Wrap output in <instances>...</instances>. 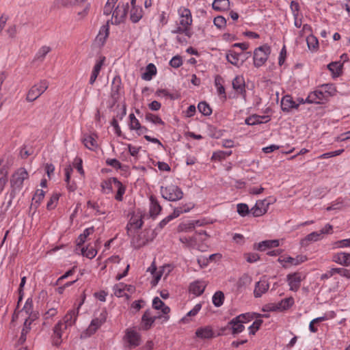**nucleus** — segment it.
<instances>
[{
	"mask_svg": "<svg viewBox=\"0 0 350 350\" xmlns=\"http://www.w3.org/2000/svg\"><path fill=\"white\" fill-rule=\"evenodd\" d=\"M281 107L284 111L288 112L293 109H297L299 104L293 100L291 96L286 95L282 98Z\"/></svg>",
	"mask_w": 350,
	"mask_h": 350,
	"instance_id": "nucleus-30",
	"label": "nucleus"
},
{
	"mask_svg": "<svg viewBox=\"0 0 350 350\" xmlns=\"http://www.w3.org/2000/svg\"><path fill=\"white\" fill-rule=\"evenodd\" d=\"M271 47L268 44H264L256 48L254 51V66L256 68H260L265 65L271 54Z\"/></svg>",
	"mask_w": 350,
	"mask_h": 350,
	"instance_id": "nucleus-6",
	"label": "nucleus"
},
{
	"mask_svg": "<svg viewBox=\"0 0 350 350\" xmlns=\"http://www.w3.org/2000/svg\"><path fill=\"white\" fill-rule=\"evenodd\" d=\"M229 0H215L213 3V8L217 11H223L228 8Z\"/></svg>",
	"mask_w": 350,
	"mask_h": 350,
	"instance_id": "nucleus-42",
	"label": "nucleus"
},
{
	"mask_svg": "<svg viewBox=\"0 0 350 350\" xmlns=\"http://www.w3.org/2000/svg\"><path fill=\"white\" fill-rule=\"evenodd\" d=\"M129 129L132 131H135L136 133L140 135L148 131V129L142 126L139 121L137 119L133 113L129 114Z\"/></svg>",
	"mask_w": 350,
	"mask_h": 350,
	"instance_id": "nucleus-21",
	"label": "nucleus"
},
{
	"mask_svg": "<svg viewBox=\"0 0 350 350\" xmlns=\"http://www.w3.org/2000/svg\"><path fill=\"white\" fill-rule=\"evenodd\" d=\"M178 14L179 16L178 26L172 32L173 33H184L185 36L190 37V30L193 23L191 11L185 7H180L178 10Z\"/></svg>",
	"mask_w": 350,
	"mask_h": 350,
	"instance_id": "nucleus-1",
	"label": "nucleus"
},
{
	"mask_svg": "<svg viewBox=\"0 0 350 350\" xmlns=\"http://www.w3.org/2000/svg\"><path fill=\"white\" fill-rule=\"evenodd\" d=\"M68 327L65 323L59 321L54 327L53 332H54V339L53 343L55 345H59L62 342V337L65 330H66Z\"/></svg>",
	"mask_w": 350,
	"mask_h": 350,
	"instance_id": "nucleus-20",
	"label": "nucleus"
},
{
	"mask_svg": "<svg viewBox=\"0 0 350 350\" xmlns=\"http://www.w3.org/2000/svg\"><path fill=\"white\" fill-rule=\"evenodd\" d=\"M126 284L120 282L113 286V293L118 297H126L129 295L126 293Z\"/></svg>",
	"mask_w": 350,
	"mask_h": 350,
	"instance_id": "nucleus-40",
	"label": "nucleus"
},
{
	"mask_svg": "<svg viewBox=\"0 0 350 350\" xmlns=\"http://www.w3.org/2000/svg\"><path fill=\"white\" fill-rule=\"evenodd\" d=\"M33 321H34L30 320L29 318H26L25 319V323H24V325H23V327L22 329V331H21V338H20L21 340L25 341L26 340V335L30 331V329H31V325L32 322H33Z\"/></svg>",
	"mask_w": 350,
	"mask_h": 350,
	"instance_id": "nucleus-47",
	"label": "nucleus"
},
{
	"mask_svg": "<svg viewBox=\"0 0 350 350\" xmlns=\"http://www.w3.org/2000/svg\"><path fill=\"white\" fill-rule=\"evenodd\" d=\"M75 272V267H72V269H70V270L67 271L64 275H62L61 277H59L57 282H56V284L57 285H60L62 282L66 279V278H68V277L72 275Z\"/></svg>",
	"mask_w": 350,
	"mask_h": 350,
	"instance_id": "nucleus-63",
	"label": "nucleus"
},
{
	"mask_svg": "<svg viewBox=\"0 0 350 350\" xmlns=\"http://www.w3.org/2000/svg\"><path fill=\"white\" fill-rule=\"evenodd\" d=\"M269 202L267 200H258L254 207L250 210L252 215L254 217H260L263 215L267 212Z\"/></svg>",
	"mask_w": 350,
	"mask_h": 350,
	"instance_id": "nucleus-18",
	"label": "nucleus"
},
{
	"mask_svg": "<svg viewBox=\"0 0 350 350\" xmlns=\"http://www.w3.org/2000/svg\"><path fill=\"white\" fill-rule=\"evenodd\" d=\"M240 53H238L233 50H230L226 53V59L228 62L237 67H239L243 62V60L240 59Z\"/></svg>",
	"mask_w": 350,
	"mask_h": 350,
	"instance_id": "nucleus-32",
	"label": "nucleus"
},
{
	"mask_svg": "<svg viewBox=\"0 0 350 350\" xmlns=\"http://www.w3.org/2000/svg\"><path fill=\"white\" fill-rule=\"evenodd\" d=\"M152 308L157 310H161L162 319L163 321H167L170 319L168 314L170 312V308L166 306L163 301L159 297H154L152 300Z\"/></svg>",
	"mask_w": 350,
	"mask_h": 350,
	"instance_id": "nucleus-17",
	"label": "nucleus"
},
{
	"mask_svg": "<svg viewBox=\"0 0 350 350\" xmlns=\"http://www.w3.org/2000/svg\"><path fill=\"white\" fill-rule=\"evenodd\" d=\"M262 117L256 115L250 116L245 119V123L248 125H255L262 122Z\"/></svg>",
	"mask_w": 350,
	"mask_h": 350,
	"instance_id": "nucleus-59",
	"label": "nucleus"
},
{
	"mask_svg": "<svg viewBox=\"0 0 350 350\" xmlns=\"http://www.w3.org/2000/svg\"><path fill=\"white\" fill-rule=\"evenodd\" d=\"M269 288L268 281L263 278L256 283L254 291V295L255 297H260L262 294L265 293Z\"/></svg>",
	"mask_w": 350,
	"mask_h": 350,
	"instance_id": "nucleus-28",
	"label": "nucleus"
},
{
	"mask_svg": "<svg viewBox=\"0 0 350 350\" xmlns=\"http://www.w3.org/2000/svg\"><path fill=\"white\" fill-rule=\"evenodd\" d=\"M44 191L42 189H37L33 195L32 200L39 204L44 197Z\"/></svg>",
	"mask_w": 350,
	"mask_h": 350,
	"instance_id": "nucleus-60",
	"label": "nucleus"
},
{
	"mask_svg": "<svg viewBox=\"0 0 350 350\" xmlns=\"http://www.w3.org/2000/svg\"><path fill=\"white\" fill-rule=\"evenodd\" d=\"M29 178V174L25 168L17 169L10 178V197L14 198L17 193H19L23 187L24 182Z\"/></svg>",
	"mask_w": 350,
	"mask_h": 350,
	"instance_id": "nucleus-2",
	"label": "nucleus"
},
{
	"mask_svg": "<svg viewBox=\"0 0 350 350\" xmlns=\"http://www.w3.org/2000/svg\"><path fill=\"white\" fill-rule=\"evenodd\" d=\"M105 60V57H100L99 59L96 60L94 66L92 68V70L91 72V75H90V80H89V83L90 85H93L95 83L98 76L99 75V74L100 72L101 68L104 65Z\"/></svg>",
	"mask_w": 350,
	"mask_h": 350,
	"instance_id": "nucleus-23",
	"label": "nucleus"
},
{
	"mask_svg": "<svg viewBox=\"0 0 350 350\" xmlns=\"http://www.w3.org/2000/svg\"><path fill=\"white\" fill-rule=\"evenodd\" d=\"M145 119L146 121L152 122L157 125H165V122L159 116L151 113H146L145 115Z\"/></svg>",
	"mask_w": 350,
	"mask_h": 350,
	"instance_id": "nucleus-44",
	"label": "nucleus"
},
{
	"mask_svg": "<svg viewBox=\"0 0 350 350\" xmlns=\"http://www.w3.org/2000/svg\"><path fill=\"white\" fill-rule=\"evenodd\" d=\"M322 239V233H320L319 231H315L308 234L304 238L301 239L300 244L302 247H307L311 243L317 242Z\"/></svg>",
	"mask_w": 350,
	"mask_h": 350,
	"instance_id": "nucleus-26",
	"label": "nucleus"
},
{
	"mask_svg": "<svg viewBox=\"0 0 350 350\" xmlns=\"http://www.w3.org/2000/svg\"><path fill=\"white\" fill-rule=\"evenodd\" d=\"M308 47L311 51H316L319 48V41L317 37L310 34L306 38Z\"/></svg>",
	"mask_w": 350,
	"mask_h": 350,
	"instance_id": "nucleus-46",
	"label": "nucleus"
},
{
	"mask_svg": "<svg viewBox=\"0 0 350 350\" xmlns=\"http://www.w3.org/2000/svg\"><path fill=\"white\" fill-rule=\"evenodd\" d=\"M20 312L21 314H25L27 316V318H29L31 321H35L38 319V314L33 310V301L30 298H28L26 300L25 305Z\"/></svg>",
	"mask_w": 350,
	"mask_h": 350,
	"instance_id": "nucleus-24",
	"label": "nucleus"
},
{
	"mask_svg": "<svg viewBox=\"0 0 350 350\" xmlns=\"http://www.w3.org/2000/svg\"><path fill=\"white\" fill-rule=\"evenodd\" d=\"M303 278L301 273L295 272L287 275V282L290 286V290L297 291L301 286V282Z\"/></svg>",
	"mask_w": 350,
	"mask_h": 350,
	"instance_id": "nucleus-19",
	"label": "nucleus"
},
{
	"mask_svg": "<svg viewBox=\"0 0 350 350\" xmlns=\"http://www.w3.org/2000/svg\"><path fill=\"white\" fill-rule=\"evenodd\" d=\"M160 193L161 196L168 201H178L183 197V191L175 185L161 187Z\"/></svg>",
	"mask_w": 350,
	"mask_h": 350,
	"instance_id": "nucleus-7",
	"label": "nucleus"
},
{
	"mask_svg": "<svg viewBox=\"0 0 350 350\" xmlns=\"http://www.w3.org/2000/svg\"><path fill=\"white\" fill-rule=\"evenodd\" d=\"M59 200V196L58 194H54L53 195L49 201L47 202V204H46V208L49 209V210H51V209H53L57 203V201Z\"/></svg>",
	"mask_w": 350,
	"mask_h": 350,
	"instance_id": "nucleus-62",
	"label": "nucleus"
},
{
	"mask_svg": "<svg viewBox=\"0 0 350 350\" xmlns=\"http://www.w3.org/2000/svg\"><path fill=\"white\" fill-rule=\"evenodd\" d=\"M81 253L83 256L92 259L95 257L97 254V251L94 248V247L88 246L86 248L83 247L81 250Z\"/></svg>",
	"mask_w": 350,
	"mask_h": 350,
	"instance_id": "nucleus-52",
	"label": "nucleus"
},
{
	"mask_svg": "<svg viewBox=\"0 0 350 350\" xmlns=\"http://www.w3.org/2000/svg\"><path fill=\"white\" fill-rule=\"evenodd\" d=\"M129 9V3H118L112 13L113 23L119 24L126 18Z\"/></svg>",
	"mask_w": 350,
	"mask_h": 350,
	"instance_id": "nucleus-11",
	"label": "nucleus"
},
{
	"mask_svg": "<svg viewBox=\"0 0 350 350\" xmlns=\"http://www.w3.org/2000/svg\"><path fill=\"white\" fill-rule=\"evenodd\" d=\"M331 89L332 85L326 84L322 85L321 89L311 92L306 98L307 103H323L332 95Z\"/></svg>",
	"mask_w": 350,
	"mask_h": 350,
	"instance_id": "nucleus-3",
	"label": "nucleus"
},
{
	"mask_svg": "<svg viewBox=\"0 0 350 350\" xmlns=\"http://www.w3.org/2000/svg\"><path fill=\"white\" fill-rule=\"evenodd\" d=\"M124 340L131 347H135L140 343L139 334L133 329H127L124 336Z\"/></svg>",
	"mask_w": 350,
	"mask_h": 350,
	"instance_id": "nucleus-16",
	"label": "nucleus"
},
{
	"mask_svg": "<svg viewBox=\"0 0 350 350\" xmlns=\"http://www.w3.org/2000/svg\"><path fill=\"white\" fill-rule=\"evenodd\" d=\"M232 154V151H222L218 150L213 152L212 155L213 160L221 161Z\"/></svg>",
	"mask_w": 350,
	"mask_h": 350,
	"instance_id": "nucleus-49",
	"label": "nucleus"
},
{
	"mask_svg": "<svg viewBox=\"0 0 350 350\" xmlns=\"http://www.w3.org/2000/svg\"><path fill=\"white\" fill-rule=\"evenodd\" d=\"M88 208H91L95 211L96 215H103L105 211L101 209L100 204L98 202L89 200L87 202Z\"/></svg>",
	"mask_w": 350,
	"mask_h": 350,
	"instance_id": "nucleus-50",
	"label": "nucleus"
},
{
	"mask_svg": "<svg viewBox=\"0 0 350 350\" xmlns=\"http://www.w3.org/2000/svg\"><path fill=\"white\" fill-rule=\"evenodd\" d=\"M64 171L66 176L65 181L66 183L67 187L70 191H73L77 189V186L75 183L70 182V176L72 172V168L70 165H68L65 168Z\"/></svg>",
	"mask_w": 350,
	"mask_h": 350,
	"instance_id": "nucleus-37",
	"label": "nucleus"
},
{
	"mask_svg": "<svg viewBox=\"0 0 350 350\" xmlns=\"http://www.w3.org/2000/svg\"><path fill=\"white\" fill-rule=\"evenodd\" d=\"M308 260L306 255H297L296 257H291L288 256H280L278 261L282 265L284 268H288L290 266L299 265Z\"/></svg>",
	"mask_w": 350,
	"mask_h": 350,
	"instance_id": "nucleus-8",
	"label": "nucleus"
},
{
	"mask_svg": "<svg viewBox=\"0 0 350 350\" xmlns=\"http://www.w3.org/2000/svg\"><path fill=\"white\" fill-rule=\"evenodd\" d=\"M107 316V312L104 310H102L99 314L91 321L90 325L86 329V334L91 336L94 334L96 330L106 321Z\"/></svg>",
	"mask_w": 350,
	"mask_h": 350,
	"instance_id": "nucleus-10",
	"label": "nucleus"
},
{
	"mask_svg": "<svg viewBox=\"0 0 350 350\" xmlns=\"http://www.w3.org/2000/svg\"><path fill=\"white\" fill-rule=\"evenodd\" d=\"M206 288V284L204 281L197 280L192 282L189 286V291L192 294L199 296L202 295Z\"/></svg>",
	"mask_w": 350,
	"mask_h": 350,
	"instance_id": "nucleus-31",
	"label": "nucleus"
},
{
	"mask_svg": "<svg viewBox=\"0 0 350 350\" xmlns=\"http://www.w3.org/2000/svg\"><path fill=\"white\" fill-rule=\"evenodd\" d=\"M94 232V229L93 228H86L84 231H83V233L81 234L79 237V245L80 244H82L85 242V239L92 233H93Z\"/></svg>",
	"mask_w": 350,
	"mask_h": 350,
	"instance_id": "nucleus-64",
	"label": "nucleus"
},
{
	"mask_svg": "<svg viewBox=\"0 0 350 350\" xmlns=\"http://www.w3.org/2000/svg\"><path fill=\"white\" fill-rule=\"evenodd\" d=\"M194 208V204L192 202L186 203L179 206L174 209L175 216L177 217L184 213H188Z\"/></svg>",
	"mask_w": 350,
	"mask_h": 350,
	"instance_id": "nucleus-36",
	"label": "nucleus"
},
{
	"mask_svg": "<svg viewBox=\"0 0 350 350\" xmlns=\"http://www.w3.org/2000/svg\"><path fill=\"white\" fill-rule=\"evenodd\" d=\"M136 0H131V3L132 5L130 11V20L133 23H137L143 16V10L142 7L135 5Z\"/></svg>",
	"mask_w": 350,
	"mask_h": 350,
	"instance_id": "nucleus-27",
	"label": "nucleus"
},
{
	"mask_svg": "<svg viewBox=\"0 0 350 350\" xmlns=\"http://www.w3.org/2000/svg\"><path fill=\"white\" fill-rule=\"evenodd\" d=\"M85 297V295L83 297L81 301L78 304L77 306H75V307L69 310L66 315L64 317L63 319L61 320L62 322L65 323L69 327L72 326L78 317L79 310L81 306L83 304Z\"/></svg>",
	"mask_w": 350,
	"mask_h": 350,
	"instance_id": "nucleus-9",
	"label": "nucleus"
},
{
	"mask_svg": "<svg viewBox=\"0 0 350 350\" xmlns=\"http://www.w3.org/2000/svg\"><path fill=\"white\" fill-rule=\"evenodd\" d=\"M51 51V48L48 46H42L35 55V60L42 62L46 55Z\"/></svg>",
	"mask_w": 350,
	"mask_h": 350,
	"instance_id": "nucleus-45",
	"label": "nucleus"
},
{
	"mask_svg": "<svg viewBox=\"0 0 350 350\" xmlns=\"http://www.w3.org/2000/svg\"><path fill=\"white\" fill-rule=\"evenodd\" d=\"M223 82H224V80L221 76L217 75L215 77V85L217 88L218 94L223 95L224 98H226V91H225V88L223 85Z\"/></svg>",
	"mask_w": 350,
	"mask_h": 350,
	"instance_id": "nucleus-43",
	"label": "nucleus"
},
{
	"mask_svg": "<svg viewBox=\"0 0 350 350\" xmlns=\"http://www.w3.org/2000/svg\"><path fill=\"white\" fill-rule=\"evenodd\" d=\"M279 304L280 310H286L293 306L294 304V299L293 297H288L282 299Z\"/></svg>",
	"mask_w": 350,
	"mask_h": 350,
	"instance_id": "nucleus-56",
	"label": "nucleus"
},
{
	"mask_svg": "<svg viewBox=\"0 0 350 350\" xmlns=\"http://www.w3.org/2000/svg\"><path fill=\"white\" fill-rule=\"evenodd\" d=\"M262 323V320L257 319L249 327V332L251 335H254L256 332L260 329Z\"/></svg>",
	"mask_w": 350,
	"mask_h": 350,
	"instance_id": "nucleus-57",
	"label": "nucleus"
},
{
	"mask_svg": "<svg viewBox=\"0 0 350 350\" xmlns=\"http://www.w3.org/2000/svg\"><path fill=\"white\" fill-rule=\"evenodd\" d=\"M280 245L279 240L274 239V240H266L260 242L258 244L257 250L260 251H265L267 248H272V247H278Z\"/></svg>",
	"mask_w": 350,
	"mask_h": 350,
	"instance_id": "nucleus-34",
	"label": "nucleus"
},
{
	"mask_svg": "<svg viewBox=\"0 0 350 350\" xmlns=\"http://www.w3.org/2000/svg\"><path fill=\"white\" fill-rule=\"evenodd\" d=\"M332 260L339 265L350 266V254L347 252H337L333 254Z\"/></svg>",
	"mask_w": 350,
	"mask_h": 350,
	"instance_id": "nucleus-29",
	"label": "nucleus"
},
{
	"mask_svg": "<svg viewBox=\"0 0 350 350\" xmlns=\"http://www.w3.org/2000/svg\"><path fill=\"white\" fill-rule=\"evenodd\" d=\"M111 183H113L114 185L118 188V191L115 196L116 200L118 201H122V196L125 193V187L116 178H113L109 180V183L105 182V185L108 186Z\"/></svg>",
	"mask_w": 350,
	"mask_h": 350,
	"instance_id": "nucleus-33",
	"label": "nucleus"
},
{
	"mask_svg": "<svg viewBox=\"0 0 350 350\" xmlns=\"http://www.w3.org/2000/svg\"><path fill=\"white\" fill-rule=\"evenodd\" d=\"M157 74V68L153 64H149L146 68V71L142 75L144 80L150 81Z\"/></svg>",
	"mask_w": 350,
	"mask_h": 350,
	"instance_id": "nucleus-39",
	"label": "nucleus"
},
{
	"mask_svg": "<svg viewBox=\"0 0 350 350\" xmlns=\"http://www.w3.org/2000/svg\"><path fill=\"white\" fill-rule=\"evenodd\" d=\"M166 267V266H163L157 268L154 262H152L151 265L148 268L147 271L150 272L152 276V280L150 282L152 286H156L157 285L163 275Z\"/></svg>",
	"mask_w": 350,
	"mask_h": 350,
	"instance_id": "nucleus-14",
	"label": "nucleus"
},
{
	"mask_svg": "<svg viewBox=\"0 0 350 350\" xmlns=\"http://www.w3.org/2000/svg\"><path fill=\"white\" fill-rule=\"evenodd\" d=\"M129 224L131 226L135 228H140L144 221L141 215H134L131 217Z\"/></svg>",
	"mask_w": 350,
	"mask_h": 350,
	"instance_id": "nucleus-48",
	"label": "nucleus"
},
{
	"mask_svg": "<svg viewBox=\"0 0 350 350\" xmlns=\"http://www.w3.org/2000/svg\"><path fill=\"white\" fill-rule=\"evenodd\" d=\"M237 211L242 217H245L251 213L247 204L244 203H239L237 205Z\"/></svg>",
	"mask_w": 350,
	"mask_h": 350,
	"instance_id": "nucleus-54",
	"label": "nucleus"
},
{
	"mask_svg": "<svg viewBox=\"0 0 350 350\" xmlns=\"http://www.w3.org/2000/svg\"><path fill=\"white\" fill-rule=\"evenodd\" d=\"M150 200V206H149V213L150 217L154 218L158 216L161 210L162 206L160 205L157 198L156 196L151 195L149 198Z\"/></svg>",
	"mask_w": 350,
	"mask_h": 350,
	"instance_id": "nucleus-25",
	"label": "nucleus"
},
{
	"mask_svg": "<svg viewBox=\"0 0 350 350\" xmlns=\"http://www.w3.org/2000/svg\"><path fill=\"white\" fill-rule=\"evenodd\" d=\"M232 88L235 92V97L241 96L244 100L246 98L245 82L244 77L241 75L237 76L232 81Z\"/></svg>",
	"mask_w": 350,
	"mask_h": 350,
	"instance_id": "nucleus-12",
	"label": "nucleus"
},
{
	"mask_svg": "<svg viewBox=\"0 0 350 350\" xmlns=\"http://www.w3.org/2000/svg\"><path fill=\"white\" fill-rule=\"evenodd\" d=\"M98 136L95 133L83 134L81 141L83 145L90 150H96L98 148Z\"/></svg>",
	"mask_w": 350,
	"mask_h": 350,
	"instance_id": "nucleus-15",
	"label": "nucleus"
},
{
	"mask_svg": "<svg viewBox=\"0 0 350 350\" xmlns=\"http://www.w3.org/2000/svg\"><path fill=\"white\" fill-rule=\"evenodd\" d=\"M343 63L334 62L328 64L327 68L334 77H339L342 74Z\"/></svg>",
	"mask_w": 350,
	"mask_h": 350,
	"instance_id": "nucleus-35",
	"label": "nucleus"
},
{
	"mask_svg": "<svg viewBox=\"0 0 350 350\" xmlns=\"http://www.w3.org/2000/svg\"><path fill=\"white\" fill-rule=\"evenodd\" d=\"M198 109L204 116H209L212 113L211 108L206 102H200L198 105Z\"/></svg>",
	"mask_w": 350,
	"mask_h": 350,
	"instance_id": "nucleus-53",
	"label": "nucleus"
},
{
	"mask_svg": "<svg viewBox=\"0 0 350 350\" xmlns=\"http://www.w3.org/2000/svg\"><path fill=\"white\" fill-rule=\"evenodd\" d=\"M350 247V238L340 240L332 243V249Z\"/></svg>",
	"mask_w": 350,
	"mask_h": 350,
	"instance_id": "nucleus-55",
	"label": "nucleus"
},
{
	"mask_svg": "<svg viewBox=\"0 0 350 350\" xmlns=\"http://www.w3.org/2000/svg\"><path fill=\"white\" fill-rule=\"evenodd\" d=\"M49 82L46 79H41L30 88L26 95L27 102H33L38 98L49 88Z\"/></svg>",
	"mask_w": 350,
	"mask_h": 350,
	"instance_id": "nucleus-5",
	"label": "nucleus"
},
{
	"mask_svg": "<svg viewBox=\"0 0 350 350\" xmlns=\"http://www.w3.org/2000/svg\"><path fill=\"white\" fill-rule=\"evenodd\" d=\"M169 64L172 67L178 68L182 66L183 60L180 56L176 55L171 59Z\"/></svg>",
	"mask_w": 350,
	"mask_h": 350,
	"instance_id": "nucleus-61",
	"label": "nucleus"
},
{
	"mask_svg": "<svg viewBox=\"0 0 350 350\" xmlns=\"http://www.w3.org/2000/svg\"><path fill=\"white\" fill-rule=\"evenodd\" d=\"M82 163V159L77 157L73 161V166L82 176H84L85 172L83 169Z\"/></svg>",
	"mask_w": 350,
	"mask_h": 350,
	"instance_id": "nucleus-58",
	"label": "nucleus"
},
{
	"mask_svg": "<svg viewBox=\"0 0 350 350\" xmlns=\"http://www.w3.org/2000/svg\"><path fill=\"white\" fill-rule=\"evenodd\" d=\"M179 241L187 247H194L196 245L197 240L196 235L193 236H180Z\"/></svg>",
	"mask_w": 350,
	"mask_h": 350,
	"instance_id": "nucleus-38",
	"label": "nucleus"
},
{
	"mask_svg": "<svg viewBox=\"0 0 350 350\" xmlns=\"http://www.w3.org/2000/svg\"><path fill=\"white\" fill-rule=\"evenodd\" d=\"M255 315V313L247 312L241 314L232 319L229 322V325L232 329V333L233 334L241 333L245 329L243 324L252 321L254 318Z\"/></svg>",
	"mask_w": 350,
	"mask_h": 350,
	"instance_id": "nucleus-4",
	"label": "nucleus"
},
{
	"mask_svg": "<svg viewBox=\"0 0 350 350\" xmlns=\"http://www.w3.org/2000/svg\"><path fill=\"white\" fill-rule=\"evenodd\" d=\"M225 296L223 292L219 291L214 293L212 297V301L215 307H220L223 305Z\"/></svg>",
	"mask_w": 350,
	"mask_h": 350,
	"instance_id": "nucleus-41",
	"label": "nucleus"
},
{
	"mask_svg": "<svg viewBox=\"0 0 350 350\" xmlns=\"http://www.w3.org/2000/svg\"><path fill=\"white\" fill-rule=\"evenodd\" d=\"M157 319H162L161 315H154L151 310H147L145 311L142 317L141 328L144 330H148L151 328L153 323Z\"/></svg>",
	"mask_w": 350,
	"mask_h": 350,
	"instance_id": "nucleus-13",
	"label": "nucleus"
},
{
	"mask_svg": "<svg viewBox=\"0 0 350 350\" xmlns=\"http://www.w3.org/2000/svg\"><path fill=\"white\" fill-rule=\"evenodd\" d=\"M196 336L200 339H211L215 337V332L210 325L200 327L196 331Z\"/></svg>",
	"mask_w": 350,
	"mask_h": 350,
	"instance_id": "nucleus-22",
	"label": "nucleus"
},
{
	"mask_svg": "<svg viewBox=\"0 0 350 350\" xmlns=\"http://www.w3.org/2000/svg\"><path fill=\"white\" fill-rule=\"evenodd\" d=\"M195 229L194 221H189L188 223H181L178 227V232H191Z\"/></svg>",
	"mask_w": 350,
	"mask_h": 350,
	"instance_id": "nucleus-51",
	"label": "nucleus"
}]
</instances>
